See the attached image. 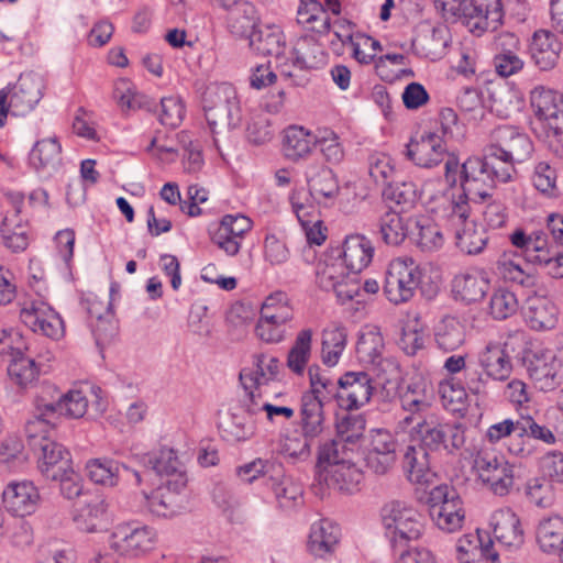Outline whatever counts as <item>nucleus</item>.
<instances>
[{
    "mask_svg": "<svg viewBox=\"0 0 563 563\" xmlns=\"http://www.w3.org/2000/svg\"><path fill=\"white\" fill-rule=\"evenodd\" d=\"M206 120L220 150V135L227 136L242 122L241 102L236 89L228 82L210 85L203 96Z\"/></svg>",
    "mask_w": 563,
    "mask_h": 563,
    "instance_id": "f257e3e1",
    "label": "nucleus"
},
{
    "mask_svg": "<svg viewBox=\"0 0 563 563\" xmlns=\"http://www.w3.org/2000/svg\"><path fill=\"white\" fill-rule=\"evenodd\" d=\"M478 366L466 369L464 379L473 395H484L489 383L509 378L512 365L505 346L499 342H488L477 354Z\"/></svg>",
    "mask_w": 563,
    "mask_h": 563,
    "instance_id": "f03ea898",
    "label": "nucleus"
},
{
    "mask_svg": "<svg viewBox=\"0 0 563 563\" xmlns=\"http://www.w3.org/2000/svg\"><path fill=\"white\" fill-rule=\"evenodd\" d=\"M45 88L41 75L29 71L21 74L13 86L0 91V128L5 123L7 115L23 117L31 112L43 97Z\"/></svg>",
    "mask_w": 563,
    "mask_h": 563,
    "instance_id": "7ed1b4c3",
    "label": "nucleus"
},
{
    "mask_svg": "<svg viewBox=\"0 0 563 563\" xmlns=\"http://www.w3.org/2000/svg\"><path fill=\"white\" fill-rule=\"evenodd\" d=\"M157 543L156 530L140 521L117 525L109 538L110 549L120 556L137 559L151 552Z\"/></svg>",
    "mask_w": 563,
    "mask_h": 563,
    "instance_id": "20e7f679",
    "label": "nucleus"
},
{
    "mask_svg": "<svg viewBox=\"0 0 563 563\" xmlns=\"http://www.w3.org/2000/svg\"><path fill=\"white\" fill-rule=\"evenodd\" d=\"M380 519L386 536L394 542L417 540L424 529L422 515L400 500L384 505L380 509Z\"/></svg>",
    "mask_w": 563,
    "mask_h": 563,
    "instance_id": "39448f33",
    "label": "nucleus"
},
{
    "mask_svg": "<svg viewBox=\"0 0 563 563\" xmlns=\"http://www.w3.org/2000/svg\"><path fill=\"white\" fill-rule=\"evenodd\" d=\"M474 468L483 486L495 496L509 495L515 487V467L503 455L479 450L474 459Z\"/></svg>",
    "mask_w": 563,
    "mask_h": 563,
    "instance_id": "423d86ee",
    "label": "nucleus"
},
{
    "mask_svg": "<svg viewBox=\"0 0 563 563\" xmlns=\"http://www.w3.org/2000/svg\"><path fill=\"white\" fill-rule=\"evenodd\" d=\"M428 501L431 519L440 530L452 533L463 527L465 509L454 487L446 484L433 487Z\"/></svg>",
    "mask_w": 563,
    "mask_h": 563,
    "instance_id": "0eeeda50",
    "label": "nucleus"
},
{
    "mask_svg": "<svg viewBox=\"0 0 563 563\" xmlns=\"http://www.w3.org/2000/svg\"><path fill=\"white\" fill-rule=\"evenodd\" d=\"M421 276V269L412 258L393 260L388 265L384 284L387 299L395 305L409 301L420 284Z\"/></svg>",
    "mask_w": 563,
    "mask_h": 563,
    "instance_id": "6e6552de",
    "label": "nucleus"
},
{
    "mask_svg": "<svg viewBox=\"0 0 563 563\" xmlns=\"http://www.w3.org/2000/svg\"><path fill=\"white\" fill-rule=\"evenodd\" d=\"M316 280L323 290H333L342 302L354 299L361 289L341 256H327L319 261L316 268Z\"/></svg>",
    "mask_w": 563,
    "mask_h": 563,
    "instance_id": "1a4fd4ad",
    "label": "nucleus"
},
{
    "mask_svg": "<svg viewBox=\"0 0 563 563\" xmlns=\"http://www.w3.org/2000/svg\"><path fill=\"white\" fill-rule=\"evenodd\" d=\"M20 320L32 332L53 340L64 336L65 328L62 317L41 300H24L20 303Z\"/></svg>",
    "mask_w": 563,
    "mask_h": 563,
    "instance_id": "9d476101",
    "label": "nucleus"
},
{
    "mask_svg": "<svg viewBox=\"0 0 563 563\" xmlns=\"http://www.w3.org/2000/svg\"><path fill=\"white\" fill-rule=\"evenodd\" d=\"M489 145L500 155L517 164L528 161L533 153V143L529 135L518 126L501 124L492 130Z\"/></svg>",
    "mask_w": 563,
    "mask_h": 563,
    "instance_id": "9b49d317",
    "label": "nucleus"
},
{
    "mask_svg": "<svg viewBox=\"0 0 563 563\" xmlns=\"http://www.w3.org/2000/svg\"><path fill=\"white\" fill-rule=\"evenodd\" d=\"M253 228V221L242 214H225L218 224L209 229L211 242L228 256L239 254L242 241Z\"/></svg>",
    "mask_w": 563,
    "mask_h": 563,
    "instance_id": "f8f14e48",
    "label": "nucleus"
},
{
    "mask_svg": "<svg viewBox=\"0 0 563 563\" xmlns=\"http://www.w3.org/2000/svg\"><path fill=\"white\" fill-rule=\"evenodd\" d=\"M398 446V441L390 431L372 430L365 453L366 467L376 475L387 474L396 464Z\"/></svg>",
    "mask_w": 563,
    "mask_h": 563,
    "instance_id": "ddd939ff",
    "label": "nucleus"
},
{
    "mask_svg": "<svg viewBox=\"0 0 563 563\" xmlns=\"http://www.w3.org/2000/svg\"><path fill=\"white\" fill-rule=\"evenodd\" d=\"M373 378L368 372H346L338 380V401L346 410H357L373 395Z\"/></svg>",
    "mask_w": 563,
    "mask_h": 563,
    "instance_id": "4468645a",
    "label": "nucleus"
},
{
    "mask_svg": "<svg viewBox=\"0 0 563 563\" xmlns=\"http://www.w3.org/2000/svg\"><path fill=\"white\" fill-rule=\"evenodd\" d=\"M463 15L470 31L477 36L496 31L504 18L501 0H471L464 4Z\"/></svg>",
    "mask_w": 563,
    "mask_h": 563,
    "instance_id": "2eb2a0df",
    "label": "nucleus"
},
{
    "mask_svg": "<svg viewBox=\"0 0 563 563\" xmlns=\"http://www.w3.org/2000/svg\"><path fill=\"white\" fill-rule=\"evenodd\" d=\"M527 373L541 391L555 389L563 380V371L551 351L532 352L525 357Z\"/></svg>",
    "mask_w": 563,
    "mask_h": 563,
    "instance_id": "dca6fc26",
    "label": "nucleus"
},
{
    "mask_svg": "<svg viewBox=\"0 0 563 563\" xmlns=\"http://www.w3.org/2000/svg\"><path fill=\"white\" fill-rule=\"evenodd\" d=\"M405 155L419 167L432 168L444 161L448 150L443 136L429 132L411 139L406 145Z\"/></svg>",
    "mask_w": 563,
    "mask_h": 563,
    "instance_id": "f3484780",
    "label": "nucleus"
},
{
    "mask_svg": "<svg viewBox=\"0 0 563 563\" xmlns=\"http://www.w3.org/2000/svg\"><path fill=\"white\" fill-rule=\"evenodd\" d=\"M531 107L536 117L553 135L563 133V96L543 88L531 92Z\"/></svg>",
    "mask_w": 563,
    "mask_h": 563,
    "instance_id": "a211bd4d",
    "label": "nucleus"
},
{
    "mask_svg": "<svg viewBox=\"0 0 563 563\" xmlns=\"http://www.w3.org/2000/svg\"><path fill=\"white\" fill-rule=\"evenodd\" d=\"M185 489L176 490L168 483H162L151 494L142 493L141 505L154 517L172 518L185 509Z\"/></svg>",
    "mask_w": 563,
    "mask_h": 563,
    "instance_id": "6ab92c4d",
    "label": "nucleus"
},
{
    "mask_svg": "<svg viewBox=\"0 0 563 563\" xmlns=\"http://www.w3.org/2000/svg\"><path fill=\"white\" fill-rule=\"evenodd\" d=\"M141 462L158 476L166 477L164 483H168L169 487H174L176 490L186 488V472L173 449L163 448L158 452L144 454Z\"/></svg>",
    "mask_w": 563,
    "mask_h": 563,
    "instance_id": "aec40b11",
    "label": "nucleus"
},
{
    "mask_svg": "<svg viewBox=\"0 0 563 563\" xmlns=\"http://www.w3.org/2000/svg\"><path fill=\"white\" fill-rule=\"evenodd\" d=\"M318 481L342 494H355L361 489L362 470L353 462L334 463L318 472Z\"/></svg>",
    "mask_w": 563,
    "mask_h": 563,
    "instance_id": "412c9836",
    "label": "nucleus"
},
{
    "mask_svg": "<svg viewBox=\"0 0 563 563\" xmlns=\"http://www.w3.org/2000/svg\"><path fill=\"white\" fill-rule=\"evenodd\" d=\"M496 186L481 157L467 158L461 167V190L472 197V200H485L490 196L489 190Z\"/></svg>",
    "mask_w": 563,
    "mask_h": 563,
    "instance_id": "4be33fe9",
    "label": "nucleus"
},
{
    "mask_svg": "<svg viewBox=\"0 0 563 563\" xmlns=\"http://www.w3.org/2000/svg\"><path fill=\"white\" fill-rule=\"evenodd\" d=\"M305 179L310 196L321 203L334 200L339 195V181L333 170L320 162H311L305 168Z\"/></svg>",
    "mask_w": 563,
    "mask_h": 563,
    "instance_id": "5701e85b",
    "label": "nucleus"
},
{
    "mask_svg": "<svg viewBox=\"0 0 563 563\" xmlns=\"http://www.w3.org/2000/svg\"><path fill=\"white\" fill-rule=\"evenodd\" d=\"M402 468L407 478L415 484L429 485L435 478L432 454L418 442L410 443L404 451Z\"/></svg>",
    "mask_w": 563,
    "mask_h": 563,
    "instance_id": "b1692460",
    "label": "nucleus"
},
{
    "mask_svg": "<svg viewBox=\"0 0 563 563\" xmlns=\"http://www.w3.org/2000/svg\"><path fill=\"white\" fill-rule=\"evenodd\" d=\"M522 313L527 325L534 331L553 330L559 322L556 305L543 296L528 297Z\"/></svg>",
    "mask_w": 563,
    "mask_h": 563,
    "instance_id": "393cba45",
    "label": "nucleus"
},
{
    "mask_svg": "<svg viewBox=\"0 0 563 563\" xmlns=\"http://www.w3.org/2000/svg\"><path fill=\"white\" fill-rule=\"evenodd\" d=\"M496 558L492 539L478 529L463 534L456 542V559L460 563H482Z\"/></svg>",
    "mask_w": 563,
    "mask_h": 563,
    "instance_id": "a878e982",
    "label": "nucleus"
},
{
    "mask_svg": "<svg viewBox=\"0 0 563 563\" xmlns=\"http://www.w3.org/2000/svg\"><path fill=\"white\" fill-rule=\"evenodd\" d=\"M494 537L508 549H518L523 544L525 534L518 516L510 508H500L490 517Z\"/></svg>",
    "mask_w": 563,
    "mask_h": 563,
    "instance_id": "bb28decb",
    "label": "nucleus"
},
{
    "mask_svg": "<svg viewBox=\"0 0 563 563\" xmlns=\"http://www.w3.org/2000/svg\"><path fill=\"white\" fill-rule=\"evenodd\" d=\"M562 44L554 33L538 30L533 33L529 52L534 65L542 71L553 69L559 60Z\"/></svg>",
    "mask_w": 563,
    "mask_h": 563,
    "instance_id": "cd10ccee",
    "label": "nucleus"
},
{
    "mask_svg": "<svg viewBox=\"0 0 563 563\" xmlns=\"http://www.w3.org/2000/svg\"><path fill=\"white\" fill-rule=\"evenodd\" d=\"M43 444L33 449L37 454L38 470L46 478H56V475L73 465L70 452L53 439L42 441Z\"/></svg>",
    "mask_w": 563,
    "mask_h": 563,
    "instance_id": "c85d7f7f",
    "label": "nucleus"
},
{
    "mask_svg": "<svg viewBox=\"0 0 563 563\" xmlns=\"http://www.w3.org/2000/svg\"><path fill=\"white\" fill-rule=\"evenodd\" d=\"M40 494L31 482L10 483L2 493L4 507L16 517L35 511Z\"/></svg>",
    "mask_w": 563,
    "mask_h": 563,
    "instance_id": "c756f323",
    "label": "nucleus"
},
{
    "mask_svg": "<svg viewBox=\"0 0 563 563\" xmlns=\"http://www.w3.org/2000/svg\"><path fill=\"white\" fill-rule=\"evenodd\" d=\"M253 368H243L240 372V382L244 389H258L277 378L280 362L266 353L253 355Z\"/></svg>",
    "mask_w": 563,
    "mask_h": 563,
    "instance_id": "7c9ffc66",
    "label": "nucleus"
},
{
    "mask_svg": "<svg viewBox=\"0 0 563 563\" xmlns=\"http://www.w3.org/2000/svg\"><path fill=\"white\" fill-rule=\"evenodd\" d=\"M374 254V246L366 236L349 235L339 254L349 272L356 278L357 274L368 266Z\"/></svg>",
    "mask_w": 563,
    "mask_h": 563,
    "instance_id": "2f4dec72",
    "label": "nucleus"
},
{
    "mask_svg": "<svg viewBox=\"0 0 563 563\" xmlns=\"http://www.w3.org/2000/svg\"><path fill=\"white\" fill-rule=\"evenodd\" d=\"M107 509L108 505L101 496H90L74 510L73 521L82 532H98L107 523Z\"/></svg>",
    "mask_w": 563,
    "mask_h": 563,
    "instance_id": "473e14b6",
    "label": "nucleus"
},
{
    "mask_svg": "<svg viewBox=\"0 0 563 563\" xmlns=\"http://www.w3.org/2000/svg\"><path fill=\"white\" fill-rule=\"evenodd\" d=\"M250 47L261 55L275 56L276 60L283 58L285 35L280 26L269 23L258 25L247 37Z\"/></svg>",
    "mask_w": 563,
    "mask_h": 563,
    "instance_id": "72a5a7b5",
    "label": "nucleus"
},
{
    "mask_svg": "<svg viewBox=\"0 0 563 563\" xmlns=\"http://www.w3.org/2000/svg\"><path fill=\"white\" fill-rule=\"evenodd\" d=\"M62 146L57 137H46L37 141L29 155L31 166L45 175H52L62 163Z\"/></svg>",
    "mask_w": 563,
    "mask_h": 563,
    "instance_id": "f704fd0d",
    "label": "nucleus"
},
{
    "mask_svg": "<svg viewBox=\"0 0 563 563\" xmlns=\"http://www.w3.org/2000/svg\"><path fill=\"white\" fill-rule=\"evenodd\" d=\"M88 313L91 331L97 344L109 342L117 334L118 330L111 302L108 301L107 305H103L98 300L89 301Z\"/></svg>",
    "mask_w": 563,
    "mask_h": 563,
    "instance_id": "c9c22d12",
    "label": "nucleus"
},
{
    "mask_svg": "<svg viewBox=\"0 0 563 563\" xmlns=\"http://www.w3.org/2000/svg\"><path fill=\"white\" fill-rule=\"evenodd\" d=\"M536 539L543 553L561 555L563 552V518L558 515L542 518L537 527Z\"/></svg>",
    "mask_w": 563,
    "mask_h": 563,
    "instance_id": "e433bc0d",
    "label": "nucleus"
},
{
    "mask_svg": "<svg viewBox=\"0 0 563 563\" xmlns=\"http://www.w3.org/2000/svg\"><path fill=\"white\" fill-rule=\"evenodd\" d=\"M227 24L231 34L247 38L261 24V15L252 2L242 1L229 11Z\"/></svg>",
    "mask_w": 563,
    "mask_h": 563,
    "instance_id": "4c0bfd02",
    "label": "nucleus"
},
{
    "mask_svg": "<svg viewBox=\"0 0 563 563\" xmlns=\"http://www.w3.org/2000/svg\"><path fill=\"white\" fill-rule=\"evenodd\" d=\"M340 534L338 525L327 519L319 520L311 526L308 549L314 556L322 558L333 550Z\"/></svg>",
    "mask_w": 563,
    "mask_h": 563,
    "instance_id": "58836bf2",
    "label": "nucleus"
},
{
    "mask_svg": "<svg viewBox=\"0 0 563 563\" xmlns=\"http://www.w3.org/2000/svg\"><path fill=\"white\" fill-rule=\"evenodd\" d=\"M328 402L317 400L313 396H301L300 428L306 437L318 438L324 430V406Z\"/></svg>",
    "mask_w": 563,
    "mask_h": 563,
    "instance_id": "ea45409f",
    "label": "nucleus"
},
{
    "mask_svg": "<svg viewBox=\"0 0 563 563\" xmlns=\"http://www.w3.org/2000/svg\"><path fill=\"white\" fill-rule=\"evenodd\" d=\"M317 135L302 126H289L285 131L283 150L285 156L292 161L306 158L316 146Z\"/></svg>",
    "mask_w": 563,
    "mask_h": 563,
    "instance_id": "a19ab883",
    "label": "nucleus"
},
{
    "mask_svg": "<svg viewBox=\"0 0 563 563\" xmlns=\"http://www.w3.org/2000/svg\"><path fill=\"white\" fill-rule=\"evenodd\" d=\"M265 483L274 492L280 508L290 510L302 503V486L294 478L286 476L283 467L278 476H271V479Z\"/></svg>",
    "mask_w": 563,
    "mask_h": 563,
    "instance_id": "79ce46f5",
    "label": "nucleus"
},
{
    "mask_svg": "<svg viewBox=\"0 0 563 563\" xmlns=\"http://www.w3.org/2000/svg\"><path fill=\"white\" fill-rule=\"evenodd\" d=\"M437 347L444 353H452L465 343L464 325L454 317H444L434 328Z\"/></svg>",
    "mask_w": 563,
    "mask_h": 563,
    "instance_id": "37998d69",
    "label": "nucleus"
},
{
    "mask_svg": "<svg viewBox=\"0 0 563 563\" xmlns=\"http://www.w3.org/2000/svg\"><path fill=\"white\" fill-rule=\"evenodd\" d=\"M297 22L319 34L328 33L331 26L325 9L318 0H299Z\"/></svg>",
    "mask_w": 563,
    "mask_h": 563,
    "instance_id": "c03bdc74",
    "label": "nucleus"
},
{
    "mask_svg": "<svg viewBox=\"0 0 563 563\" xmlns=\"http://www.w3.org/2000/svg\"><path fill=\"white\" fill-rule=\"evenodd\" d=\"M87 476L96 484L115 486L122 471H129V466L110 459H92L86 464Z\"/></svg>",
    "mask_w": 563,
    "mask_h": 563,
    "instance_id": "a18cd8bd",
    "label": "nucleus"
},
{
    "mask_svg": "<svg viewBox=\"0 0 563 563\" xmlns=\"http://www.w3.org/2000/svg\"><path fill=\"white\" fill-rule=\"evenodd\" d=\"M346 329L339 324H332L323 330L321 343L322 362L328 366H334L346 346Z\"/></svg>",
    "mask_w": 563,
    "mask_h": 563,
    "instance_id": "49530a36",
    "label": "nucleus"
},
{
    "mask_svg": "<svg viewBox=\"0 0 563 563\" xmlns=\"http://www.w3.org/2000/svg\"><path fill=\"white\" fill-rule=\"evenodd\" d=\"M291 55L292 67L300 70L314 68L325 59L321 45L311 36L299 38Z\"/></svg>",
    "mask_w": 563,
    "mask_h": 563,
    "instance_id": "de8ad7c7",
    "label": "nucleus"
},
{
    "mask_svg": "<svg viewBox=\"0 0 563 563\" xmlns=\"http://www.w3.org/2000/svg\"><path fill=\"white\" fill-rule=\"evenodd\" d=\"M312 330L303 329L298 332L287 355V367L296 375H303L311 357Z\"/></svg>",
    "mask_w": 563,
    "mask_h": 563,
    "instance_id": "09e8293b",
    "label": "nucleus"
},
{
    "mask_svg": "<svg viewBox=\"0 0 563 563\" xmlns=\"http://www.w3.org/2000/svg\"><path fill=\"white\" fill-rule=\"evenodd\" d=\"M453 288L461 296L462 300L468 303L477 302L488 291L489 282L481 273H466L454 278Z\"/></svg>",
    "mask_w": 563,
    "mask_h": 563,
    "instance_id": "8fccbe9b",
    "label": "nucleus"
},
{
    "mask_svg": "<svg viewBox=\"0 0 563 563\" xmlns=\"http://www.w3.org/2000/svg\"><path fill=\"white\" fill-rule=\"evenodd\" d=\"M484 162V166L490 174L495 184H506L512 181L517 176V168L514 161H510L505 155H500L489 144L486 147L484 157H481Z\"/></svg>",
    "mask_w": 563,
    "mask_h": 563,
    "instance_id": "3c124183",
    "label": "nucleus"
},
{
    "mask_svg": "<svg viewBox=\"0 0 563 563\" xmlns=\"http://www.w3.org/2000/svg\"><path fill=\"white\" fill-rule=\"evenodd\" d=\"M385 344L377 328H366L356 343V356L363 364L369 365L384 355Z\"/></svg>",
    "mask_w": 563,
    "mask_h": 563,
    "instance_id": "603ef678",
    "label": "nucleus"
},
{
    "mask_svg": "<svg viewBox=\"0 0 563 563\" xmlns=\"http://www.w3.org/2000/svg\"><path fill=\"white\" fill-rule=\"evenodd\" d=\"M456 246L465 254H479L486 246L487 234L482 227H477L474 221L456 229L454 231Z\"/></svg>",
    "mask_w": 563,
    "mask_h": 563,
    "instance_id": "864d4df0",
    "label": "nucleus"
},
{
    "mask_svg": "<svg viewBox=\"0 0 563 563\" xmlns=\"http://www.w3.org/2000/svg\"><path fill=\"white\" fill-rule=\"evenodd\" d=\"M468 387L465 379L460 382L445 379L439 385V394L443 406L452 412H461L466 408Z\"/></svg>",
    "mask_w": 563,
    "mask_h": 563,
    "instance_id": "5fc2aeb1",
    "label": "nucleus"
},
{
    "mask_svg": "<svg viewBox=\"0 0 563 563\" xmlns=\"http://www.w3.org/2000/svg\"><path fill=\"white\" fill-rule=\"evenodd\" d=\"M261 317L283 324L289 322L294 317V310L288 296L283 291H276L267 296L261 307Z\"/></svg>",
    "mask_w": 563,
    "mask_h": 563,
    "instance_id": "6e6d98bb",
    "label": "nucleus"
},
{
    "mask_svg": "<svg viewBox=\"0 0 563 563\" xmlns=\"http://www.w3.org/2000/svg\"><path fill=\"white\" fill-rule=\"evenodd\" d=\"M470 200H472V197L462 190L459 195H453L448 200L443 218L446 220L448 227L453 231L472 221L470 220Z\"/></svg>",
    "mask_w": 563,
    "mask_h": 563,
    "instance_id": "4d7b16f0",
    "label": "nucleus"
},
{
    "mask_svg": "<svg viewBox=\"0 0 563 563\" xmlns=\"http://www.w3.org/2000/svg\"><path fill=\"white\" fill-rule=\"evenodd\" d=\"M380 239L387 245H399L408 234V228L399 211H387L379 219Z\"/></svg>",
    "mask_w": 563,
    "mask_h": 563,
    "instance_id": "13d9d810",
    "label": "nucleus"
},
{
    "mask_svg": "<svg viewBox=\"0 0 563 563\" xmlns=\"http://www.w3.org/2000/svg\"><path fill=\"white\" fill-rule=\"evenodd\" d=\"M310 389L302 396H314L317 400L330 402L338 397V382L334 383L319 366L313 365L308 369Z\"/></svg>",
    "mask_w": 563,
    "mask_h": 563,
    "instance_id": "bf43d9fd",
    "label": "nucleus"
},
{
    "mask_svg": "<svg viewBox=\"0 0 563 563\" xmlns=\"http://www.w3.org/2000/svg\"><path fill=\"white\" fill-rule=\"evenodd\" d=\"M222 438L230 443L245 442L251 440L256 426L252 420L236 413H231L229 420L220 426Z\"/></svg>",
    "mask_w": 563,
    "mask_h": 563,
    "instance_id": "052dcab7",
    "label": "nucleus"
},
{
    "mask_svg": "<svg viewBox=\"0 0 563 563\" xmlns=\"http://www.w3.org/2000/svg\"><path fill=\"white\" fill-rule=\"evenodd\" d=\"M383 197L400 207V211H407L418 200L417 186L412 181H391L384 188Z\"/></svg>",
    "mask_w": 563,
    "mask_h": 563,
    "instance_id": "680f3d73",
    "label": "nucleus"
},
{
    "mask_svg": "<svg viewBox=\"0 0 563 563\" xmlns=\"http://www.w3.org/2000/svg\"><path fill=\"white\" fill-rule=\"evenodd\" d=\"M19 210L12 217H4L1 225L3 243L13 252L24 251L29 245L27 228L16 220Z\"/></svg>",
    "mask_w": 563,
    "mask_h": 563,
    "instance_id": "e2e57ef3",
    "label": "nucleus"
},
{
    "mask_svg": "<svg viewBox=\"0 0 563 563\" xmlns=\"http://www.w3.org/2000/svg\"><path fill=\"white\" fill-rule=\"evenodd\" d=\"M280 471L282 464L268 460L255 459L240 466L236 473L242 481L252 483L258 477H264L266 481H269L271 476H278Z\"/></svg>",
    "mask_w": 563,
    "mask_h": 563,
    "instance_id": "0e129e2a",
    "label": "nucleus"
},
{
    "mask_svg": "<svg viewBox=\"0 0 563 563\" xmlns=\"http://www.w3.org/2000/svg\"><path fill=\"white\" fill-rule=\"evenodd\" d=\"M57 420L47 416H40L33 411V417L25 424V433L30 446L33 449L43 444L42 441L52 439L49 430L56 427Z\"/></svg>",
    "mask_w": 563,
    "mask_h": 563,
    "instance_id": "69168bd1",
    "label": "nucleus"
},
{
    "mask_svg": "<svg viewBox=\"0 0 563 563\" xmlns=\"http://www.w3.org/2000/svg\"><path fill=\"white\" fill-rule=\"evenodd\" d=\"M62 395L52 385H44L34 397V412L59 419V404Z\"/></svg>",
    "mask_w": 563,
    "mask_h": 563,
    "instance_id": "338daca9",
    "label": "nucleus"
},
{
    "mask_svg": "<svg viewBox=\"0 0 563 563\" xmlns=\"http://www.w3.org/2000/svg\"><path fill=\"white\" fill-rule=\"evenodd\" d=\"M518 300L516 295L505 288L494 291L489 300V312L496 320H505L516 313Z\"/></svg>",
    "mask_w": 563,
    "mask_h": 563,
    "instance_id": "774afa93",
    "label": "nucleus"
}]
</instances>
